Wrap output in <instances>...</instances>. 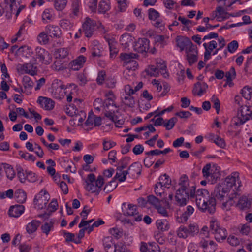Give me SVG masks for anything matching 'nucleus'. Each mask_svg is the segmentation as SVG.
<instances>
[{
	"label": "nucleus",
	"mask_w": 252,
	"mask_h": 252,
	"mask_svg": "<svg viewBox=\"0 0 252 252\" xmlns=\"http://www.w3.org/2000/svg\"><path fill=\"white\" fill-rule=\"evenodd\" d=\"M227 242L230 245L232 246H237L240 244L239 240L237 238V237L233 235H230L228 237Z\"/></svg>",
	"instance_id": "nucleus-61"
},
{
	"label": "nucleus",
	"mask_w": 252,
	"mask_h": 252,
	"mask_svg": "<svg viewBox=\"0 0 252 252\" xmlns=\"http://www.w3.org/2000/svg\"><path fill=\"white\" fill-rule=\"evenodd\" d=\"M86 61V58L83 55H80L76 59L70 62V68L74 71H77L82 68Z\"/></svg>",
	"instance_id": "nucleus-21"
},
{
	"label": "nucleus",
	"mask_w": 252,
	"mask_h": 252,
	"mask_svg": "<svg viewBox=\"0 0 252 252\" xmlns=\"http://www.w3.org/2000/svg\"><path fill=\"white\" fill-rule=\"evenodd\" d=\"M97 22L89 17H86L84 22L82 23V31L85 36L87 38H90L93 35L95 27H96Z\"/></svg>",
	"instance_id": "nucleus-6"
},
{
	"label": "nucleus",
	"mask_w": 252,
	"mask_h": 252,
	"mask_svg": "<svg viewBox=\"0 0 252 252\" xmlns=\"http://www.w3.org/2000/svg\"><path fill=\"white\" fill-rule=\"evenodd\" d=\"M68 55V50L65 48L58 49L55 53L56 58L60 59H66Z\"/></svg>",
	"instance_id": "nucleus-37"
},
{
	"label": "nucleus",
	"mask_w": 252,
	"mask_h": 252,
	"mask_svg": "<svg viewBox=\"0 0 252 252\" xmlns=\"http://www.w3.org/2000/svg\"><path fill=\"white\" fill-rule=\"evenodd\" d=\"M155 67L158 68V70L164 78H167L169 76V74L166 71V65L164 61L162 60L158 61L155 65Z\"/></svg>",
	"instance_id": "nucleus-29"
},
{
	"label": "nucleus",
	"mask_w": 252,
	"mask_h": 252,
	"mask_svg": "<svg viewBox=\"0 0 252 252\" xmlns=\"http://www.w3.org/2000/svg\"><path fill=\"white\" fill-rule=\"evenodd\" d=\"M163 3L165 7L168 9H173L177 6L176 2L173 0H164Z\"/></svg>",
	"instance_id": "nucleus-62"
},
{
	"label": "nucleus",
	"mask_w": 252,
	"mask_h": 252,
	"mask_svg": "<svg viewBox=\"0 0 252 252\" xmlns=\"http://www.w3.org/2000/svg\"><path fill=\"white\" fill-rule=\"evenodd\" d=\"M45 29L49 36L52 38H59L62 34L61 31L58 26L48 25Z\"/></svg>",
	"instance_id": "nucleus-18"
},
{
	"label": "nucleus",
	"mask_w": 252,
	"mask_h": 252,
	"mask_svg": "<svg viewBox=\"0 0 252 252\" xmlns=\"http://www.w3.org/2000/svg\"><path fill=\"white\" fill-rule=\"evenodd\" d=\"M19 155L23 158L26 160L32 161L34 162L36 158L33 155L29 154L27 152L24 153L22 151H19Z\"/></svg>",
	"instance_id": "nucleus-50"
},
{
	"label": "nucleus",
	"mask_w": 252,
	"mask_h": 252,
	"mask_svg": "<svg viewBox=\"0 0 252 252\" xmlns=\"http://www.w3.org/2000/svg\"><path fill=\"white\" fill-rule=\"evenodd\" d=\"M157 226L158 229L162 231L168 230L170 225L166 220H158L156 221Z\"/></svg>",
	"instance_id": "nucleus-33"
},
{
	"label": "nucleus",
	"mask_w": 252,
	"mask_h": 252,
	"mask_svg": "<svg viewBox=\"0 0 252 252\" xmlns=\"http://www.w3.org/2000/svg\"><path fill=\"white\" fill-rule=\"evenodd\" d=\"M250 107L247 106H242V109L239 115L240 116L236 118L235 121V125L239 126L243 125L246 121L250 119L249 113L250 112Z\"/></svg>",
	"instance_id": "nucleus-9"
},
{
	"label": "nucleus",
	"mask_w": 252,
	"mask_h": 252,
	"mask_svg": "<svg viewBox=\"0 0 252 252\" xmlns=\"http://www.w3.org/2000/svg\"><path fill=\"white\" fill-rule=\"evenodd\" d=\"M160 16V14L155 9L151 8L148 10V18L151 20H156Z\"/></svg>",
	"instance_id": "nucleus-53"
},
{
	"label": "nucleus",
	"mask_w": 252,
	"mask_h": 252,
	"mask_svg": "<svg viewBox=\"0 0 252 252\" xmlns=\"http://www.w3.org/2000/svg\"><path fill=\"white\" fill-rule=\"evenodd\" d=\"M199 245L203 249L204 252H215L217 248V245L213 241L202 238Z\"/></svg>",
	"instance_id": "nucleus-16"
},
{
	"label": "nucleus",
	"mask_w": 252,
	"mask_h": 252,
	"mask_svg": "<svg viewBox=\"0 0 252 252\" xmlns=\"http://www.w3.org/2000/svg\"><path fill=\"white\" fill-rule=\"evenodd\" d=\"M37 102L42 108L45 110H52L54 106V102L52 99L47 97L42 96L39 97Z\"/></svg>",
	"instance_id": "nucleus-22"
},
{
	"label": "nucleus",
	"mask_w": 252,
	"mask_h": 252,
	"mask_svg": "<svg viewBox=\"0 0 252 252\" xmlns=\"http://www.w3.org/2000/svg\"><path fill=\"white\" fill-rule=\"evenodd\" d=\"M23 85L24 89L28 93H31V91L32 90L33 85V82L29 76H24L23 78Z\"/></svg>",
	"instance_id": "nucleus-32"
},
{
	"label": "nucleus",
	"mask_w": 252,
	"mask_h": 252,
	"mask_svg": "<svg viewBox=\"0 0 252 252\" xmlns=\"http://www.w3.org/2000/svg\"><path fill=\"white\" fill-rule=\"evenodd\" d=\"M36 58L42 63L49 64L51 62V57L49 52L41 47H37L35 49Z\"/></svg>",
	"instance_id": "nucleus-13"
},
{
	"label": "nucleus",
	"mask_w": 252,
	"mask_h": 252,
	"mask_svg": "<svg viewBox=\"0 0 252 252\" xmlns=\"http://www.w3.org/2000/svg\"><path fill=\"white\" fill-rule=\"evenodd\" d=\"M120 57L122 61H124L126 65L131 63L133 64V67H136L138 65L137 62L134 60L136 58V54L134 53H122L120 54Z\"/></svg>",
	"instance_id": "nucleus-17"
},
{
	"label": "nucleus",
	"mask_w": 252,
	"mask_h": 252,
	"mask_svg": "<svg viewBox=\"0 0 252 252\" xmlns=\"http://www.w3.org/2000/svg\"><path fill=\"white\" fill-rule=\"evenodd\" d=\"M194 212V208L189 205L186 208V211L182 215L177 218V221L180 223H184L187 221L189 216Z\"/></svg>",
	"instance_id": "nucleus-27"
},
{
	"label": "nucleus",
	"mask_w": 252,
	"mask_h": 252,
	"mask_svg": "<svg viewBox=\"0 0 252 252\" xmlns=\"http://www.w3.org/2000/svg\"><path fill=\"white\" fill-rule=\"evenodd\" d=\"M104 38L108 43L111 57L116 55L118 53V50L115 47V41L113 39H110L106 36H104Z\"/></svg>",
	"instance_id": "nucleus-35"
},
{
	"label": "nucleus",
	"mask_w": 252,
	"mask_h": 252,
	"mask_svg": "<svg viewBox=\"0 0 252 252\" xmlns=\"http://www.w3.org/2000/svg\"><path fill=\"white\" fill-rule=\"evenodd\" d=\"M54 222L51 220L49 222H46L41 227L42 232L48 235L50 231L53 230Z\"/></svg>",
	"instance_id": "nucleus-39"
},
{
	"label": "nucleus",
	"mask_w": 252,
	"mask_h": 252,
	"mask_svg": "<svg viewBox=\"0 0 252 252\" xmlns=\"http://www.w3.org/2000/svg\"><path fill=\"white\" fill-rule=\"evenodd\" d=\"M104 183L103 177L99 175L96 179L93 173L87 175L85 180V189L87 191H91L92 193L98 194L101 190V187Z\"/></svg>",
	"instance_id": "nucleus-2"
},
{
	"label": "nucleus",
	"mask_w": 252,
	"mask_h": 252,
	"mask_svg": "<svg viewBox=\"0 0 252 252\" xmlns=\"http://www.w3.org/2000/svg\"><path fill=\"white\" fill-rule=\"evenodd\" d=\"M236 75V72L233 67H231L229 71L226 72L225 75L228 82L231 81L232 79L235 77Z\"/></svg>",
	"instance_id": "nucleus-58"
},
{
	"label": "nucleus",
	"mask_w": 252,
	"mask_h": 252,
	"mask_svg": "<svg viewBox=\"0 0 252 252\" xmlns=\"http://www.w3.org/2000/svg\"><path fill=\"white\" fill-rule=\"evenodd\" d=\"M17 176L19 179V181L21 183H25L26 181V172L24 171V170L21 166H18L17 168Z\"/></svg>",
	"instance_id": "nucleus-49"
},
{
	"label": "nucleus",
	"mask_w": 252,
	"mask_h": 252,
	"mask_svg": "<svg viewBox=\"0 0 252 252\" xmlns=\"http://www.w3.org/2000/svg\"><path fill=\"white\" fill-rule=\"evenodd\" d=\"M238 42L236 40H233L227 45V51L230 53H234L238 49Z\"/></svg>",
	"instance_id": "nucleus-52"
},
{
	"label": "nucleus",
	"mask_w": 252,
	"mask_h": 252,
	"mask_svg": "<svg viewBox=\"0 0 252 252\" xmlns=\"http://www.w3.org/2000/svg\"><path fill=\"white\" fill-rule=\"evenodd\" d=\"M188 228V232H189V235L194 236L199 232L198 227L194 224H190Z\"/></svg>",
	"instance_id": "nucleus-60"
},
{
	"label": "nucleus",
	"mask_w": 252,
	"mask_h": 252,
	"mask_svg": "<svg viewBox=\"0 0 252 252\" xmlns=\"http://www.w3.org/2000/svg\"><path fill=\"white\" fill-rule=\"evenodd\" d=\"M110 9V2L109 0H101L98 5V12L99 13L104 14Z\"/></svg>",
	"instance_id": "nucleus-30"
},
{
	"label": "nucleus",
	"mask_w": 252,
	"mask_h": 252,
	"mask_svg": "<svg viewBox=\"0 0 252 252\" xmlns=\"http://www.w3.org/2000/svg\"><path fill=\"white\" fill-rule=\"evenodd\" d=\"M66 0H54V8L57 11H62L64 9L66 5Z\"/></svg>",
	"instance_id": "nucleus-43"
},
{
	"label": "nucleus",
	"mask_w": 252,
	"mask_h": 252,
	"mask_svg": "<svg viewBox=\"0 0 252 252\" xmlns=\"http://www.w3.org/2000/svg\"><path fill=\"white\" fill-rule=\"evenodd\" d=\"M177 122V118L176 117H172L167 122L164 121V126L167 130H170L172 129L176 122Z\"/></svg>",
	"instance_id": "nucleus-48"
},
{
	"label": "nucleus",
	"mask_w": 252,
	"mask_h": 252,
	"mask_svg": "<svg viewBox=\"0 0 252 252\" xmlns=\"http://www.w3.org/2000/svg\"><path fill=\"white\" fill-rule=\"evenodd\" d=\"M141 165L137 162H134L129 167L127 170L125 171L120 180L125 181L126 179L127 174H129L132 178H137L141 174Z\"/></svg>",
	"instance_id": "nucleus-7"
},
{
	"label": "nucleus",
	"mask_w": 252,
	"mask_h": 252,
	"mask_svg": "<svg viewBox=\"0 0 252 252\" xmlns=\"http://www.w3.org/2000/svg\"><path fill=\"white\" fill-rule=\"evenodd\" d=\"M209 231L214 234L215 239L218 242L225 240L227 237L226 230L220 227L217 221L210 222Z\"/></svg>",
	"instance_id": "nucleus-3"
},
{
	"label": "nucleus",
	"mask_w": 252,
	"mask_h": 252,
	"mask_svg": "<svg viewBox=\"0 0 252 252\" xmlns=\"http://www.w3.org/2000/svg\"><path fill=\"white\" fill-rule=\"evenodd\" d=\"M177 46L180 48L181 51L189 49L193 47L194 45L193 44L189 38L184 36H178L176 38Z\"/></svg>",
	"instance_id": "nucleus-14"
},
{
	"label": "nucleus",
	"mask_w": 252,
	"mask_h": 252,
	"mask_svg": "<svg viewBox=\"0 0 252 252\" xmlns=\"http://www.w3.org/2000/svg\"><path fill=\"white\" fill-rule=\"evenodd\" d=\"M149 48V41L146 38H139L133 45L134 50L141 53L147 52Z\"/></svg>",
	"instance_id": "nucleus-10"
},
{
	"label": "nucleus",
	"mask_w": 252,
	"mask_h": 252,
	"mask_svg": "<svg viewBox=\"0 0 252 252\" xmlns=\"http://www.w3.org/2000/svg\"><path fill=\"white\" fill-rule=\"evenodd\" d=\"M222 185L225 186V188L228 189L229 192L231 189L234 188L233 190L235 194V192L239 190L241 186V182L238 178V173H233L227 176Z\"/></svg>",
	"instance_id": "nucleus-4"
},
{
	"label": "nucleus",
	"mask_w": 252,
	"mask_h": 252,
	"mask_svg": "<svg viewBox=\"0 0 252 252\" xmlns=\"http://www.w3.org/2000/svg\"><path fill=\"white\" fill-rule=\"evenodd\" d=\"M53 18L51 11L46 9L42 14V20L44 23H48L52 21Z\"/></svg>",
	"instance_id": "nucleus-47"
},
{
	"label": "nucleus",
	"mask_w": 252,
	"mask_h": 252,
	"mask_svg": "<svg viewBox=\"0 0 252 252\" xmlns=\"http://www.w3.org/2000/svg\"><path fill=\"white\" fill-rule=\"evenodd\" d=\"M98 0H84L85 3L93 11L96 9V5Z\"/></svg>",
	"instance_id": "nucleus-56"
},
{
	"label": "nucleus",
	"mask_w": 252,
	"mask_h": 252,
	"mask_svg": "<svg viewBox=\"0 0 252 252\" xmlns=\"http://www.w3.org/2000/svg\"><path fill=\"white\" fill-rule=\"evenodd\" d=\"M177 234L179 238L185 239L189 235V232L187 227L182 225L177 230Z\"/></svg>",
	"instance_id": "nucleus-46"
},
{
	"label": "nucleus",
	"mask_w": 252,
	"mask_h": 252,
	"mask_svg": "<svg viewBox=\"0 0 252 252\" xmlns=\"http://www.w3.org/2000/svg\"><path fill=\"white\" fill-rule=\"evenodd\" d=\"M179 188L177 190L175 199L177 203L183 206L187 204L189 197L195 198L197 208L203 207L205 202H208L211 198L208 190L205 189H198L195 191L194 186L189 187L188 177L186 175H182L179 182Z\"/></svg>",
	"instance_id": "nucleus-1"
},
{
	"label": "nucleus",
	"mask_w": 252,
	"mask_h": 252,
	"mask_svg": "<svg viewBox=\"0 0 252 252\" xmlns=\"http://www.w3.org/2000/svg\"><path fill=\"white\" fill-rule=\"evenodd\" d=\"M122 209L123 213L125 216H134V220L136 221L139 222L141 221L142 216L139 214L136 205L123 203L122 206Z\"/></svg>",
	"instance_id": "nucleus-5"
},
{
	"label": "nucleus",
	"mask_w": 252,
	"mask_h": 252,
	"mask_svg": "<svg viewBox=\"0 0 252 252\" xmlns=\"http://www.w3.org/2000/svg\"><path fill=\"white\" fill-rule=\"evenodd\" d=\"M211 101L213 103V108L216 109V113L219 114L220 105V100L215 95H213L211 98Z\"/></svg>",
	"instance_id": "nucleus-57"
},
{
	"label": "nucleus",
	"mask_w": 252,
	"mask_h": 252,
	"mask_svg": "<svg viewBox=\"0 0 252 252\" xmlns=\"http://www.w3.org/2000/svg\"><path fill=\"white\" fill-rule=\"evenodd\" d=\"M118 186V183H116V180L114 178L112 180L107 184L104 188V191L106 193L113 191Z\"/></svg>",
	"instance_id": "nucleus-45"
},
{
	"label": "nucleus",
	"mask_w": 252,
	"mask_h": 252,
	"mask_svg": "<svg viewBox=\"0 0 252 252\" xmlns=\"http://www.w3.org/2000/svg\"><path fill=\"white\" fill-rule=\"evenodd\" d=\"M116 144L115 142L108 141L106 139H104L103 141V149L105 151H108L111 148L114 147Z\"/></svg>",
	"instance_id": "nucleus-64"
},
{
	"label": "nucleus",
	"mask_w": 252,
	"mask_h": 252,
	"mask_svg": "<svg viewBox=\"0 0 252 252\" xmlns=\"http://www.w3.org/2000/svg\"><path fill=\"white\" fill-rule=\"evenodd\" d=\"M47 195L49 196V195L47 193L46 191L41 190L38 195L35 196L34 198V202L36 204H38V205H40L42 204L43 201H44V206H46V204L48 202V200L47 199Z\"/></svg>",
	"instance_id": "nucleus-26"
},
{
	"label": "nucleus",
	"mask_w": 252,
	"mask_h": 252,
	"mask_svg": "<svg viewBox=\"0 0 252 252\" xmlns=\"http://www.w3.org/2000/svg\"><path fill=\"white\" fill-rule=\"evenodd\" d=\"M134 37L129 33L123 34L120 38V42L124 49H127L133 42Z\"/></svg>",
	"instance_id": "nucleus-24"
},
{
	"label": "nucleus",
	"mask_w": 252,
	"mask_h": 252,
	"mask_svg": "<svg viewBox=\"0 0 252 252\" xmlns=\"http://www.w3.org/2000/svg\"><path fill=\"white\" fill-rule=\"evenodd\" d=\"M216 11L217 13L216 15V17L218 19L219 21L227 19L231 16L230 15L231 14L227 12L224 8L221 6L217 7Z\"/></svg>",
	"instance_id": "nucleus-25"
},
{
	"label": "nucleus",
	"mask_w": 252,
	"mask_h": 252,
	"mask_svg": "<svg viewBox=\"0 0 252 252\" xmlns=\"http://www.w3.org/2000/svg\"><path fill=\"white\" fill-rule=\"evenodd\" d=\"M216 199L211 197L208 202H205L203 207L198 208L202 212L212 214L216 211Z\"/></svg>",
	"instance_id": "nucleus-15"
},
{
	"label": "nucleus",
	"mask_w": 252,
	"mask_h": 252,
	"mask_svg": "<svg viewBox=\"0 0 252 252\" xmlns=\"http://www.w3.org/2000/svg\"><path fill=\"white\" fill-rule=\"evenodd\" d=\"M146 74L150 76L157 77L159 74L158 68L155 67V65H151L145 69Z\"/></svg>",
	"instance_id": "nucleus-51"
},
{
	"label": "nucleus",
	"mask_w": 252,
	"mask_h": 252,
	"mask_svg": "<svg viewBox=\"0 0 252 252\" xmlns=\"http://www.w3.org/2000/svg\"><path fill=\"white\" fill-rule=\"evenodd\" d=\"M17 69L19 72L25 73L32 76L36 74L37 72V66L31 63L19 64Z\"/></svg>",
	"instance_id": "nucleus-12"
},
{
	"label": "nucleus",
	"mask_w": 252,
	"mask_h": 252,
	"mask_svg": "<svg viewBox=\"0 0 252 252\" xmlns=\"http://www.w3.org/2000/svg\"><path fill=\"white\" fill-rule=\"evenodd\" d=\"M159 182L157 183L161 187L169 188L171 184L170 177L166 174L161 175L158 178Z\"/></svg>",
	"instance_id": "nucleus-28"
},
{
	"label": "nucleus",
	"mask_w": 252,
	"mask_h": 252,
	"mask_svg": "<svg viewBox=\"0 0 252 252\" xmlns=\"http://www.w3.org/2000/svg\"><path fill=\"white\" fill-rule=\"evenodd\" d=\"M208 87V86L207 83L205 82H197L194 84V86L192 90V93L194 95L201 96L206 93Z\"/></svg>",
	"instance_id": "nucleus-19"
},
{
	"label": "nucleus",
	"mask_w": 252,
	"mask_h": 252,
	"mask_svg": "<svg viewBox=\"0 0 252 252\" xmlns=\"http://www.w3.org/2000/svg\"><path fill=\"white\" fill-rule=\"evenodd\" d=\"M234 202L233 197L229 196L225 202H223L222 203L221 208L223 210H229L230 209V207L233 205Z\"/></svg>",
	"instance_id": "nucleus-54"
},
{
	"label": "nucleus",
	"mask_w": 252,
	"mask_h": 252,
	"mask_svg": "<svg viewBox=\"0 0 252 252\" xmlns=\"http://www.w3.org/2000/svg\"><path fill=\"white\" fill-rule=\"evenodd\" d=\"M147 201L150 204L154 205L156 208L160 205L159 199L154 195L148 196Z\"/></svg>",
	"instance_id": "nucleus-59"
},
{
	"label": "nucleus",
	"mask_w": 252,
	"mask_h": 252,
	"mask_svg": "<svg viewBox=\"0 0 252 252\" xmlns=\"http://www.w3.org/2000/svg\"><path fill=\"white\" fill-rule=\"evenodd\" d=\"M70 88L69 87H65L64 85L61 83L60 84L59 87H58L55 92V93H59V96H56L58 99H61L63 98L64 95L69 92Z\"/></svg>",
	"instance_id": "nucleus-34"
},
{
	"label": "nucleus",
	"mask_w": 252,
	"mask_h": 252,
	"mask_svg": "<svg viewBox=\"0 0 252 252\" xmlns=\"http://www.w3.org/2000/svg\"><path fill=\"white\" fill-rule=\"evenodd\" d=\"M225 186L222 184L217 185L212 193L211 195L212 197L216 198L217 199L219 200H222L224 198L228 195L229 192L228 189L225 188Z\"/></svg>",
	"instance_id": "nucleus-11"
},
{
	"label": "nucleus",
	"mask_w": 252,
	"mask_h": 252,
	"mask_svg": "<svg viewBox=\"0 0 252 252\" xmlns=\"http://www.w3.org/2000/svg\"><path fill=\"white\" fill-rule=\"evenodd\" d=\"M40 224V222L38 220H33L31 222L28 223L26 226V231L29 234H32L35 232Z\"/></svg>",
	"instance_id": "nucleus-31"
},
{
	"label": "nucleus",
	"mask_w": 252,
	"mask_h": 252,
	"mask_svg": "<svg viewBox=\"0 0 252 252\" xmlns=\"http://www.w3.org/2000/svg\"><path fill=\"white\" fill-rule=\"evenodd\" d=\"M203 45L205 49H207V50L212 52L214 49H216L217 47V43L215 40H212L210 41L208 44L204 43Z\"/></svg>",
	"instance_id": "nucleus-55"
},
{
	"label": "nucleus",
	"mask_w": 252,
	"mask_h": 252,
	"mask_svg": "<svg viewBox=\"0 0 252 252\" xmlns=\"http://www.w3.org/2000/svg\"><path fill=\"white\" fill-rule=\"evenodd\" d=\"M122 100L123 103L129 107H134L135 101L134 97L130 95H124L122 97Z\"/></svg>",
	"instance_id": "nucleus-36"
},
{
	"label": "nucleus",
	"mask_w": 252,
	"mask_h": 252,
	"mask_svg": "<svg viewBox=\"0 0 252 252\" xmlns=\"http://www.w3.org/2000/svg\"><path fill=\"white\" fill-rule=\"evenodd\" d=\"M213 171V170L211 168L210 163H208L205 165L202 171L203 177L209 181L210 180L212 184L215 183L217 179L220 178L219 172H215Z\"/></svg>",
	"instance_id": "nucleus-8"
},
{
	"label": "nucleus",
	"mask_w": 252,
	"mask_h": 252,
	"mask_svg": "<svg viewBox=\"0 0 252 252\" xmlns=\"http://www.w3.org/2000/svg\"><path fill=\"white\" fill-rule=\"evenodd\" d=\"M187 54V60L189 65H192L197 61L198 51L195 46L191 48L187 49L186 51Z\"/></svg>",
	"instance_id": "nucleus-20"
},
{
	"label": "nucleus",
	"mask_w": 252,
	"mask_h": 252,
	"mask_svg": "<svg viewBox=\"0 0 252 252\" xmlns=\"http://www.w3.org/2000/svg\"><path fill=\"white\" fill-rule=\"evenodd\" d=\"M250 206V202L245 196H242L239 200L237 206L241 209L248 208Z\"/></svg>",
	"instance_id": "nucleus-38"
},
{
	"label": "nucleus",
	"mask_w": 252,
	"mask_h": 252,
	"mask_svg": "<svg viewBox=\"0 0 252 252\" xmlns=\"http://www.w3.org/2000/svg\"><path fill=\"white\" fill-rule=\"evenodd\" d=\"M15 198L17 202L23 203L26 200V193L23 190H19L15 193Z\"/></svg>",
	"instance_id": "nucleus-41"
},
{
	"label": "nucleus",
	"mask_w": 252,
	"mask_h": 252,
	"mask_svg": "<svg viewBox=\"0 0 252 252\" xmlns=\"http://www.w3.org/2000/svg\"><path fill=\"white\" fill-rule=\"evenodd\" d=\"M48 33L45 31L41 32L37 36V40L41 44H46L48 43L49 39Z\"/></svg>",
	"instance_id": "nucleus-42"
},
{
	"label": "nucleus",
	"mask_w": 252,
	"mask_h": 252,
	"mask_svg": "<svg viewBox=\"0 0 252 252\" xmlns=\"http://www.w3.org/2000/svg\"><path fill=\"white\" fill-rule=\"evenodd\" d=\"M252 88L248 86L243 88L241 91L242 96L247 100H250L252 97Z\"/></svg>",
	"instance_id": "nucleus-40"
},
{
	"label": "nucleus",
	"mask_w": 252,
	"mask_h": 252,
	"mask_svg": "<svg viewBox=\"0 0 252 252\" xmlns=\"http://www.w3.org/2000/svg\"><path fill=\"white\" fill-rule=\"evenodd\" d=\"M24 206L22 205H13L10 207L8 214L10 217L17 218L24 213Z\"/></svg>",
	"instance_id": "nucleus-23"
},
{
	"label": "nucleus",
	"mask_w": 252,
	"mask_h": 252,
	"mask_svg": "<svg viewBox=\"0 0 252 252\" xmlns=\"http://www.w3.org/2000/svg\"><path fill=\"white\" fill-rule=\"evenodd\" d=\"M238 230L243 235H248L251 231V228L248 224H241L238 226Z\"/></svg>",
	"instance_id": "nucleus-44"
},
{
	"label": "nucleus",
	"mask_w": 252,
	"mask_h": 252,
	"mask_svg": "<svg viewBox=\"0 0 252 252\" xmlns=\"http://www.w3.org/2000/svg\"><path fill=\"white\" fill-rule=\"evenodd\" d=\"M148 251L150 252H160L158 245L155 242H149Z\"/></svg>",
	"instance_id": "nucleus-63"
}]
</instances>
